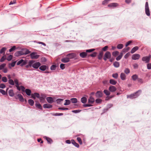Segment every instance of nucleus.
<instances>
[{
  "mask_svg": "<svg viewBox=\"0 0 151 151\" xmlns=\"http://www.w3.org/2000/svg\"><path fill=\"white\" fill-rule=\"evenodd\" d=\"M142 91L139 90L136 92L132 93L130 95L127 96V98L130 99H133L137 98L141 93Z\"/></svg>",
  "mask_w": 151,
  "mask_h": 151,
  "instance_id": "1",
  "label": "nucleus"
},
{
  "mask_svg": "<svg viewBox=\"0 0 151 151\" xmlns=\"http://www.w3.org/2000/svg\"><path fill=\"white\" fill-rule=\"evenodd\" d=\"M95 49H90L86 50V52H82L80 53L79 54L80 56L82 58H84L86 57L87 52H91L94 50Z\"/></svg>",
  "mask_w": 151,
  "mask_h": 151,
  "instance_id": "2",
  "label": "nucleus"
},
{
  "mask_svg": "<svg viewBox=\"0 0 151 151\" xmlns=\"http://www.w3.org/2000/svg\"><path fill=\"white\" fill-rule=\"evenodd\" d=\"M21 90L23 92H25L27 95L28 96H30L31 95L32 92L29 89H25V88L23 86H20Z\"/></svg>",
  "mask_w": 151,
  "mask_h": 151,
  "instance_id": "3",
  "label": "nucleus"
},
{
  "mask_svg": "<svg viewBox=\"0 0 151 151\" xmlns=\"http://www.w3.org/2000/svg\"><path fill=\"white\" fill-rule=\"evenodd\" d=\"M111 57V54L110 52L109 51H106L105 53L103 59L105 61H106L107 59H110Z\"/></svg>",
  "mask_w": 151,
  "mask_h": 151,
  "instance_id": "4",
  "label": "nucleus"
},
{
  "mask_svg": "<svg viewBox=\"0 0 151 151\" xmlns=\"http://www.w3.org/2000/svg\"><path fill=\"white\" fill-rule=\"evenodd\" d=\"M151 58V55L150 54L148 56L143 57L142 58V60L145 62L146 63H148L149 62Z\"/></svg>",
  "mask_w": 151,
  "mask_h": 151,
  "instance_id": "5",
  "label": "nucleus"
},
{
  "mask_svg": "<svg viewBox=\"0 0 151 151\" xmlns=\"http://www.w3.org/2000/svg\"><path fill=\"white\" fill-rule=\"evenodd\" d=\"M145 12L146 14L148 16L150 15V9L149 7L148 2H146L145 4Z\"/></svg>",
  "mask_w": 151,
  "mask_h": 151,
  "instance_id": "6",
  "label": "nucleus"
},
{
  "mask_svg": "<svg viewBox=\"0 0 151 151\" xmlns=\"http://www.w3.org/2000/svg\"><path fill=\"white\" fill-rule=\"evenodd\" d=\"M14 83H15L16 85L15 86L16 87L17 89L19 91L21 90L20 86H19L20 84L19 83V81L18 79L16 78L14 80Z\"/></svg>",
  "mask_w": 151,
  "mask_h": 151,
  "instance_id": "7",
  "label": "nucleus"
},
{
  "mask_svg": "<svg viewBox=\"0 0 151 151\" xmlns=\"http://www.w3.org/2000/svg\"><path fill=\"white\" fill-rule=\"evenodd\" d=\"M27 63L26 61H24L23 59H21L18 61L17 63V65H19L20 64V65L22 66L26 65Z\"/></svg>",
  "mask_w": 151,
  "mask_h": 151,
  "instance_id": "8",
  "label": "nucleus"
},
{
  "mask_svg": "<svg viewBox=\"0 0 151 151\" xmlns=\"http://www.w3.org/2000/svg\"><path fill=\"white\" fill-rule=\"evenodd\" d=\"M30 57L32 59H37L39 58V55H37L36 53L35 52H32L30 54Z\"/></svg>",
  "mask_w": 151,
  "mask_h": 151,
  "instance_id": "9",
  "label": "nucleus"
},
{
  "mask_svg": "<svg viewBox=\"0 0 151 151\" xmlns=\"http://www.w3.org/2000/svg\"><path fill=\"white\" fill-rule=\"evenodd\" d=\"M140 55L137 54H135L132 55V58L133 60H136L139 59L140 58Z\"/></svg>",
  "mask_w": 151,
  "mask_h": 151,
  "instance_id": "10",
  "label": "nucleus"
},
{
  "mask_svg": "<svg viewBox=\"0 0 151 151\" xmlns=\"http://www.w3.org/2000/svg\"><path fill=\"white\" fill-rule=\"evenodd\" d=\"M42 96H41L40 98H39L40 101V102L42 103H44L45 101V99L46 97V96L45 94H41Z\"/></svg>",
  "mask_w": 151,
  "mask_h": 151,
  "instance_id": "11",
  "label": "nucleus"
},
{
  "mask_svg": "<svg viewBox=\"0 0 151 151\" xmlns=\"http://www.w3.org/2000/svg\"><path fill=\"white\" fill-rule=\"evenodd\" d=\"M95 96L96 98H101L103 96V93L101 91H98L95 94Z\"/></svg>",
  "mask_w": 151,
  "mask_h": 151,
  "instance_id": "12",
  "label": "nucleus"
},
{
  "mask_svg": "<svg viewBox=\"0 0 151 151\" xmlns=\"http://www.w3.org/2000/svg\"><path fill=\"white\" fill-rule=\"evenodd\" d=\"M76 56L75 54L74 53H70L67 55V57L68 58H69V60L70 59H72L74 58Z\"/></svg>",
  "mask_w": 151,
  "mask_h": 151,
  "instance_id": "13",
  "label": "nucleus"
},
{
  "mask_svg": "<svg viewBox=\"0 0 151 151\" xmlns=\"http://www.w3.org/2000/svg\"><path fill=\"white\" fill-rule=\"evenodd\" d=\"M41 65L40 63L39 62H36L33 64L32 67L34 68L37 69Z\"/></svg>",
  "mask_w": 151,
  "mask_h": 151,
  "instance_id": "14",
  "label": "nucleus"
},
{
  "mask_svg": "<svg viewBox=\"0 0 151 151\" xmlns=\"http://www.w3.org/2000/svg\"><path fill=\"white\" fill-rule=\"evenodd\" d=\"M109 90L110 92H114L116 90V88L114 86H111L109 88Z\"/></svg>",
  "mask_w": 151,
  "mask_h": 151,
  "instance_id": "15",
  "label": "nucleus"
},
{
  "mask_svg": "<svg viewBox=\"0 0 151 151\" xmlns=\"http://www.w3.org/2000/svg\"><path fill=\"white\" fill-rule=\"evenodd\" d=\"M118 5V4L116 3H111L108 5V6L109 7L114 8Z\"/></svg>",
  "mask_w": 151,
  "mask_h": 151,
  "instance_id": "16",
  "label": "nucleus"
},
{
  "mask_svg": "<svg viewBox=\"0 0 151 151\" xmlns=\"http://www.w3.org/2000/svg\"><path fill=\"white\" fill-rule=\"evenodd\" d=\"M94 101V98L92 96H90L88 100V103L92 105V104H93Z\"/></svg>",
  "mask_w": 151,
  "mask_h": 151,
  "instance_id": "17",
  "label": "nucleus"
},
{
  "mask_svg": "<svg viewBox=\"0 0 151 151\" xmlns=\"http://www.w3.org/2000/svg\"><path fill=\"white\" fill-rule=\"evenodd\" d=\"M24 55V52L22 51H18L15 53V55L16 56H19Z\"/></svg>",
  "mask_w": 151,
  "mask_h": 151,
  "instance_id": "18",
  "label": "nucleus"
},
{
  "mask_svg": "<svg viewBox=\"0 0 151 151\" xmlns=\"http://www.w3.org/2000/svg\"><path fill=\"white\" fill-rule=\"evenodd\" d=\"M46 100L47 102L50 104H52L54 102L53 98L51 97H47Z\"/></svg>",
  "mask_w": 151,
  "mask_h": 151,
  "instance_id": "19",
  "label": "nucleus"
},
{
  "mask_svg": "<svg viewBox=\"0 0 151 151\" xmlns=\"http://www.w3.org/2000/svg\"><path fill=\"white\" fill-rule=\"evenodd\" d=\"M43 138L45 139L47 142L49 144H51L53 142L52 140L49 137H47L46 136H44V137Z\"/></svg>",
  "mask_w": 151,
  "mask_h": 151,
  "instance_id": "20",
  "label": "nucleus"
},
{
  "mask_svg": "<svg viewBox=\"0 0 151 151\" xmlns=\"http://www.w3.org/2000/svg\"><path fill=\"white\" fill-rule=\"evenodd\" d=\"M61 60L62 62L63 63H68L70 61L69 58H68L67 57L62 58Z\"/></svg>",
  "mask_w": 151,
  "mask_h": 151,
  "instance_id": "21",
  "label": "nucleus"
},
{
  "mask_svg": "<svg viewBox=\"0 0 151 151\" xmlns=\"http://www.w3.org/2000/svg\"><path fill=\"white\" fill-rule=\"evenodd\" d=\"M71 143L72 144L76 147L79 148V145L75 141L74 139H72L71 140Z\"/></svg>",
  "mask_w": 151,
  "mask_h": 151,
  "instance_id": "22",
  "label": "nucleus"
},
{
  "mask_svg": "<svg viewBox=\"0 0 151 151\" xmlns=\"http://www.w3.org/2000/svg\"><path fill=\"white\" fill-rule=\"evenodd\" d=\"M52 105L48 104H45L43 105V107L44 108L49 109L52 108Z\"/></svg>",
  "mask_w": 151,
  "mask_h": 151,
  "instance_id": "23",
  "label": "nucleus"
},
{
  "mask_svg": "<svg viewBox=\"0 0 151 151\" xmlns=\"http://www.w3.org/2000/svg\"><path fill=\"white\" fill-rule=\"evenodd\" d=\"M17 96L19 100L21 102H23L24 101V98L22 96L21 94H18Z\"/></svg>",
  "mask_w": 151,
  "mask_h": 151,
  "instance_id": "24",
  "label": "nucleus"
},
{
  "mask_svg": "<svg viewBox=\"0 0 151 151\" xmlns=\"http://www.w3.org/2000/svg\"><path fill=\"white\" fill-rule=\"evenodd\" d=\"M36 107L38 109L41 110H42V107L41 105L39 103L37 102L35 104Z\"/></svg>",
  "mask_w": 151,
  "mask_h": 151,
  "instance_id": "25",
  "label": "nucleus"
},
{
  "mask_svg": "<svg viewBox=\"0 0 151 151\" xmlns=\"http://www.w3.org/2000/svg\"><path fill=\"white\" fill-rule=\"evenodd\" d=\"M139 47L138 46H135L133 48L131 51V53L132 54L134 53L137 50L139 49Z\"/></svg>",
  "mask_w": 151,
  "mask_h": 151,
  "instance_id": "26",
  "label": "nucleus"
},
{
  "mask_svg": "<svg viewBox=\"0 0 151 151\" xmlns=\"http://www.w3.org/2000/svg\"><path fill=\"white\" fill-rule=\"evenodd\" d=\"M47 67L45 65H42L40 66L39 67V69L42 71H45L47 69Z\"/></svg>",
  "mask_w": 151,
  "mask_h": 151,
  "instance_id": "27",
  "label": "nucleus"
},
{
  "mask_svg": "<svg viewBox=\"0 0 151 151\" xmlns=\"http://www.w3.org/2000/svg\"><path fill=\"white\" fill-rule=\"evenodd\" d=\"M120 77L121 79L122 80H124L126 79V76L125 74L123 73H121Z\"/></svg>",
  "mask_w": 151,
  "mask_h": 151,
  "instance_id": "28",
  "label": "nucleus"
},
{
  "mask_svg": "<svg viewBox=\"0 0 151 151\" xmlns=\"http://www.w3.org/2000/svg\"><path fill=\"white\" fill-rule=\"evenodd\" d=\"M8 93L9 96L11 97L13 96L14 95V93L13 89H10L9 90Z\"/></svg>",
  "mask_w": 151,
  "mask_h": 151,
  "instance_id": "29",
  "label": "nucleus"
},
{
  "mask_svg": "<svg viewBox=\"0 0 151 151\" xmlns=\"http://www.w3.org/2000/svg\"><path fill=\"white\" fill-rule=\"evenodd\" d=\"M87 101V98L85 97H83L81 99V102L84 104H85Z\"/></svg>",
  "mask_w": 151,
  "mask_h": 151,
  "instance_id": "30",
  "label": "nucleus"
},
{
  "mask_svg": "<svg viewBox=\"0 0 151 151\" xmlns=\"http://www.w3.org/2000/svg\"><path fill=\"white\" fill-rule=\"evenodd\" d=\"M123 55V53L122 52H121L119 55L116 58V60L117 61H119L122 58V57Z\"/></svg>",
  "mask_w": 151,
  "mask_h": 151,
  "instance_id": "31",
  "label": "nucleus"
},
{
  "mask_svg": "<svg viewBox=\"0 0 151 151\" xmlns=\"http://www.w3.org/2000/svg\"><path fill=\"white\" fill-rule=\"evenodd\" d=\"M103 55V52L102 51H101L98 55V58L99 60H101Z\"/></svg>",
  "mask_w": 151,
  "mask_h": 151,
  "instance_id": "32",
  "label": "nucleus"
},
{
  "mask_svg": "<svg viewBox=\"0 0 151 151\" xmlns=\"http://www.w3.org/2000/svg\"><path fill=\"white\" fill-rule=\"evenodd\" d=\"M109 83L112 85H115L117 83V82L114 79H111L109 81Z\"/></svg>",
  "mask_w": 151,
  "mask_h": 151,
  "instance_id": "33",
  "label": "nucleus"
},
{
  "mask_svg": "<svg viewBox=\"0 0 151 151\" xmlns=\"http://www.w3.org/2000/svg\"><path fill=\"white\" fill-rule=\"evenodd\" d=\"M132 78L133 80L135 81L136 80H138V76L136 74L133 75L132 76Z\"/></svg>",
  "mask_w": 151,
  "mask_h": 151,
  "instance_id": "34",
  "label": "nucleus"
},
{
  "mask_svg": "<svg viewBox=\"0 0 151 151\" xmlns=\"http://www.w3.org/2000/svg\"><path fill=\"white\" fill-rule=\"evenodd\" d=\"M119 52L117 51H115L112 52V55L114 57H116L119 54Z\"/></svg>",
  "mask_w": 151,
  "mask_h": 151,
  "instance_id": "35",
  "label": "nucleus"
},
{
  "mask_svg": "<svg viewBox=\"0 0 151 151\" xmlns=\"http://www.w3.org/2000/svg\"><path fill=\"white\" fill-rule=\"evenodd\" d=\"M113 65L116 68H118L120 64L119 62L115 61L113 63Z\"/></svg>",
  "mask_w": 151,
  "mask_h": 151,
  "instance_id": "36",
  "label": "nucleus"
},
{
  "mask_svg": "<svg viewBox=\"0 0 151 151\" xmlns=\"http://www.w3.org/2000/svg\"><path fill=\"white\" fill-rule=\"evenodd\" d=\"M6 50V48L5 47H2L0 51V53L2 54L3 53L4 54L5 53V52Z\"/></svg>",
  "mask_w": 151,
  "mask_h": 151,
  "instance_id": "37",
  "label": "nucleus"
},
{
  "mask_svg": "<svg viewBox=\"0 0 151 151\" xmlns=\"http://www.w3.org/2000/svg\"><path fill=\"white\" fill-rule=\"evenodd\" d=\"M28 103L30 105L33 106L34 104V102L32 99H29L28 100Z\"/></svg>",
  "mask_w": 151,
  "mask_h": 151,
  "instance_id": "38",
  "label": "nucleus"
},
{
  "mask_svg": "<svg viewBox=\"0 0 151 151\" xmlns=\"http://www.w3.org/2000/svg\"><path fill=\"white\" fill-rule=\"evenodd\" d=\"M70 101L73 103H76L77 102V99L76 98H72L70 99Z\"/></svg>",
  "mask_w": 151,
  "mask_h": 151,
  "instance_id": "39",
  "label": "nucleus"
},
{
  "mask_svg": "<svg viewBox=\"0 0 151 151\" xmlns=\"http://www.w3.org/2000/svg\"><path fill=\"white\" fill-rule=\"evenodd\" d=\"M104 93L107 96H109L110 94V91L106 89H105L104 91Z\"/></svg>",
  "mask_w": 151,
  "mask_h": 151,
  "instance_id": "40",
  "label": "nucleus"
},
{
  "mask_svg": "<svg viewBox=\"0 0 151 151\" xmlns=\"http://www.w3.org/2000/svg\"><path fill=\"white\" fill-rule=\"evenodd\" d=\"M8 83L11 85L13 86L14 85V81L12 79H9L8 80Z\"/></svg>",
  "mask_w": 151,
  "mask_h": 151,
  "instance_id": "41",
  "label": "nucleus"
},
{
  "mask_svg": "<svg viewBox=\"0 0 151 151\" xmlns=\"http://www.w3.org/2000/svg\"><path fill=\"white\" fill-rule=\"evenodd\" d=\"M124 47V45L122 44H119L117 46V48L120 49H122Z\"/></svg>",
  "mask_w": 151,
  "mask_h": 151,
  "instance_id": "42",
  "label": "nucleus"
},
{
  "mask_svg": "<svg viewBox=\"0 0 151 151\" xmlns=\"http://www.w3.org/2000/svg\"><path fill=\"white\" fill-rule=\"evenodd\" d=\"M6 64L5 63H3L0 65V70H3L6 66Z\"/></svg>",
  "mask_w": 151,
  "mask_h": 151,
  "instance_id": "43",
  "label": "nucleus"
},
{
  "mask_svg": "<svg viewBox=\"0 0 151 151\" xmlns=\"http://www.w3.org/2000/svg\"><path fill=\"white\" fill-rule=\"evenodd\" d=\"M129 48H130L129 47H127L123 49L122 52V53H125L126 52H127L129 51Z\"/></svg>",
  "mask_w": 151,
  "mask_h": 151,
  "instance_id": "44",
  "label": "nucleus"
},
{
  "mask_svg": "<svg viewBox=\"0 0 151 151\" xmlns=\"http://www.w3.org/2000/svg\"><path fill=\"white\" fill-rule=\"evenodd\" d=\"M110 0H104L102 2V4L103 5H106L108 4Z\"/></svg>",
  "mask_w": 151,
  "mask_h": 151,
  "instance_id": "45",
  "label": "nucleus"
},
{
  "mask_svg": "<svg viewBox=\"0 0 151 151\" xmlns=\"http://www.w3.org/2000/svg\"><path fill=\"white\" fill-rule=\"evenodd\" d=\"M0 92L2 93L3 95H7V92H6L4 90L0 89Z\"/></svg>",
  "mask_w": 151,
  "mask_h": 151,
  "instance_id": "46",
  "label": "nucleus"
},
{
  "mask_svg": "<svg viewBox=\"0 0 151 151\" xmlns=\"http://www.w3.org/2000/svg\"><path fill=\"white\" fill-rule=\"evenodd\" d=\"M65 101V102L64 104V105L66 106L69 105L70 103V101L69 100H66Z\"/></svg>",
  "mask_w": 151,
  "mask_h": 151,
  "instance_id": "47",
  "label": "nucleus"
},
{
  "mask_svg": "<svg viewBox=\"0 0 151 151\" xmlns=\"http://www.w3.org/2000/svg\"><path fill=\"white\" fill-rule=\"evenodd\" d=\"M13 58V55H9L6 58V59L8 61H10L12 60Z\"/></svg>",
  "mask_w": 151,
  "mask_h": 151,
  "instance_id": "48",
  "label": "nucleus"
},
{
  "mask_svg": "<svg viewBox=\"0 0 151 151\" xmlns=\"http://www.w3.org/2000/svg\"><path fill=\"white\" fill-rule=\"evenodd\" d=\"M130 70L128 68H126L124 70V72L127 74H128L130 73Z\"/></svg>",
  "mask_w": 151,
  "mask_h": 151,
  "instance_id": "49",
  "label": "nucleus"
},
{
  "mask_svg": "<svg viewBox=\"0 0 151 151\" xmlns=\"http://www.w3.org/2000/svg\"><path fill=\"white\" fill-rule=\"evenodd\" d=\"M56 68V65H52L50 67V69L52 70H55Z\"/></svg>",
  "mask_w": 151,
  "mask_h": 151,
  "instance_id": "50",
  "label": "nucleus"
},
{
  "mask_svg": "<svg viewBox=\"0 0 151 151\" xmlns=\"http://www.w3.org/2000/svg\"><path fill=\"white\" fill-rule=\"evenodd\" d=\"M77 140L79 142V143L80 145H82V141L81 140V139L80 137H78L77 138Z\"/></svg>",
  "mask_w": 151,
  "mask_h": 151,
  "instance_id": "51",
  "label": "nucleus"
},
{
  "mask_svg": "<svg viewBox=\"0 0 151 151\" xmlns=\"http://www.w3.org/2000/svg\"><path fill=\"white\" fill-rule=\"evenodd\" d=\"M2 81L4 82H6L7 81L6 77L5 76L3 77L2 78Z\"/></svg>",
  "mask_w": 151,
  "mask_h": 151,
  "instance_id": "52",
  "label": "nucleus"
},
{
  "mask_svg": "<svg viewBox=\"0 0 151 151\" xmlns=\"http://www.w3.org/2000/svg\"><path fill=\"white\" fill-rule=\"evenodd\" d=\"M16 49V47L15 46H13L9 50V51L10 52H12L15 50Z\"/></svg>",
  "mask_w": 151,
  "mask_h": 151,
  "instance_id": "53",
  "label": "nucleus"
},
{
  "mask_svg": "<svg viewBox=\"0 0 151 151\" xmlns=\"http://www.w3.org/2000/svg\"><path fill=\"white\" fill-rule=\"evenodd\" d=\"M97 54V52H93V53L90 54L89 55V56L92 57H94L96 56Z\"/></svg>",
  "mask_w": 151,
  "mask_h": 151,
  "instance_id": "54",
  "label": "nucleus"
},
{
  "mask_svg": "<svg viewBox=\"0 0 151 151\" xmlns=\"http://www.w3.org/2000/svg\"><path fill=\"white\" fill-rule=\"evenodd\" d=\"M63 114L62 113H55V114H53L52 115L54 116H60L63 115Z\"/></svg>",
  "mask_w": 151,
  "mask_h": 151,
  "instance_id": "55",
  "label": "nucleus"
},
{
  "mask_svg": "<svg viewBox=\"0 0 151 151\" xmlns=\"http://www.w3.org/2000/svg\"><path fill=\"white\" fill-rule=\"evenodd\" d=\"M60 67L62 70L64 69L65 68V65L63 63L61 64L60 65Z\"/></svg>",
  "mask_w": 151,
  "mask_h": 151,
  "instance_id": "56",
  "label": "nucleus"
},
{
  "mask_svg": "<svg viewBox=\"0 0 151 151\" xmlns=\"http://www.w3.org/2000/svg\"><path fill=\"white\" fill-rule=\"evenodd\" d=\"M63 100V99H56V101L57 103L58 104H60V102Z\"/></svg>",
  "mask_w": 151,
  "mask_h": 151,
  "instance_id": "57",
  "label": "nucleus"
},
{
  "mask_svg": "<svg viewBox=\"0 0 151 151\" xmlns=\"http://www.w3.org/2000/svg\"><path fill=\"white\" fill-rule=\"evenodd\" d=\"M112 76L114 78L117 79L118 77V74L117 73L113 74H112Z\"/></svg>",
  "mask_w": 151,
  "mask_h": 151,
  "instance_id": "58",
  "label": "nucleus"
},
{
  "mask_svg": "<svg viewBox=\"0 0 151 151\" xmlns=\"http://www.w3.org/2000/svg\"><path fill=\"white\" fill-rule=\"evenodd\" d=\"M137 81L139 83L141 84H142L144 83L143 80L142 78H138Z\"/></svg>",
  "mask_w": 151,
  "mask_h": 151,
  "instance_id": "59",
  "label": "nucleus"
},
{
  "mask_svg": "<svg viewBox=\"0 0 151 151\" xmlns=\"http://www.w3.org/2000/svg\"><path fill=\"white\" fill-rule=\"evenodd\" d=\"M34 61L33 60H30L29 61V65L30 66V67H31L32 66V65L33 64V63H34Z\"/></svg>",
  "mask_w": 151,
  "mask_h": 151,
  "instance_id": "60",
  "label": "nucleus"
},
{
  "mask_svg": "<svg viewBox=\"0 0 151 151\" xmlns=\"http://www.w3.org/2000/svg\"><path fill=\"white\" fill-rule=\"evenodd\" d=\"M102 100L100 99H97L96 100V102L97 103H100L102 102Z\"/></svg>",
  "mask_w": 151,
  "mask_h": 151,
  "instance_id": "61",
  "label": "nucleus"
},
{
  "mask_svg": "<svg viewBox=\"0 0 151 151\" xmlns=\"http://www.w3.org/2000/svg\"><path fill=\"white\" fill-rule=\"evenodd\" d=\"M130 53L129 52H128L124 56V58L125 59H127L130 56Z\"/></svg>",
  "mask_w": 151,
  "mask_h": 151,
  "instance_id": "62",
  "label": "nucleus"
},
{
  "mask_svg": "<svg viewBox=\"0 0 151 151\" xmlns=\"http://www.w3.org/2000/svg\"><path fill=\"white\" fill-rule=\"evenodd\" d=\"M6 58L4 56H2L0 60V61L1 62H4L6 59Z\"/></svg>",
  "mask_w": 151,
  "mask_h": 151,
  "instance_id": "63",
  "label": "nucleus"
},
{
  "mask_svg": "<svg viewBox=\"0 0 151 151\" xmlns=\"http://www.w3.org/2000/svg\"><path fill=\"white\" fill-rule=\"evenodd\" d=\"M147 69H151V63H149L147 65Z\"/></svg>",
  "mask_w": 151,
  "mask_h": 151,
  "instance_id": "64",
  "label": "nucleus"
}]
</instances>
